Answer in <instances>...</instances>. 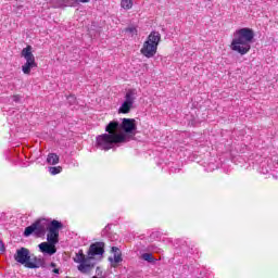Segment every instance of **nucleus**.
<instances>
[{"label": "nucleus", "instance_id": "obj_21", "mask_svg": "<svg viewBox=\"0 0 278 278\" xmlns=\"http://www.w3.org/2000/svg\"><path fill=\"white\" fill-rule=\"evenodd\" d=\"M52 273H54L55 275H60V269L54 268V269H52Z\"/></svg>", "mask_w": 278, "mask_h": 278}, {"label": "nucleus", "instance_id": "obj_5", "mask_svg": "<svg viewBox=\"0 0 278 278\" xmlns=\"http://www.w3.org/2000/svg\"><path fill=\"white\" fill-rule=\"evenodd\" d=\"M49 229V222L47 219H39L35 222L33 225L28 226L24 230L25 238H29L31 233H35V236H38V238H42L45 233H47Z\"/></svg>", "mask_w": 278, "mask_h": 278}, {"label": "nucleus", "instance_id": "obj_8", "mask_svg": "<svg viewBox=\"0 0 278 278\" xmlns=\"http://www.w3.org/2000/svg\"><path fill=\"white\" fill-rule=\"evenodd\" d=\"M74 262L79 264V273H90L92 268H94V265L90 264V256L86 257V255H84V251L81 250L76 254Z\"/></svg>", "mask_w": 278, "mask_h": 278}, {"label": "nucleus", "instance_id": "obj_17", "mask_svg": "<svg viewBox=\"0 0 278 278\" xmlns=\"http://www.w3.org/2000/svg\"><path fill=\"white\" fill-rule=\"evenodd\" d=\"M141 258L144 260V262H149V264L155 263V258L153 257V254H151V253H143L141 255Z\"/></svg>", "mask_w": 278, "mask_h": 278}, {"label": "nucleus", "instance_id": "obj_23", "mask_svg": "<svg viewBox=\"0 0 278 278\" xmlns=\"http://www.w3.org/2000/svg\"><path fill=\"white\" fill-rule=\"evenodd\" d=\"M14 101H18V97L17 96L14 97Z\"/></svg>", "mask_w": 278, "mask_h": 278}, {"label": "nucleus", "instance_id": "obj_6", "mask_svg": "<svg viewBox=\"0 0 278 278\" xmlns=\"http://www.w3.org/2000/svg\"><path fill=\"white\" fill-rule=\"evenodd\" d=\"M22 58L26 60V63L22 66V71L24 75H29L31 73V68H36L38 64H36V56L31 53V46H27L22 50Z\"/></svg>", "mask_w": 278, "mask_h": 278}, {"label": "nucleus", "instance_id": "obj_13", "mask_svg": "<svg viewBox=\"0 0 278 278\" xmlns=\"http://www.w3.org/2000/svg\"><path fill=\"white\" fill-rule=\"evenodd\" d=\"M63 225L61 222L53 219L48 224V233L60 236V229H62Z\"/></svg>", "mask_w": 278, "mask_h": 278}, {"label": "nucleus", "instance_id": "obj_7", "mask_svg": "<svg viewBox=\"0 0 278 278\" xmlns=\"http://www.w3.org/2000/svg\"><path fill=\"white\" fill-rule=\"evenodd\" d=\"M138 97V90L129 89L125 94V101L118 109V114H129L131 109L134 108V103H136V99Z\"/></svg>", "mask_w": 278, "mask_h": 278}, {"label": "nucleus", "instance_id": "obj_27", "mask_svg": "<svg viewBox=\"0 0 278 278\" xmlns=\"http://www.w3.org/2000/svg\"><path fill=\"white\" fill-rule=\"evenodd\" d=\"M207 1H212V0H207Z\"/></svg>", "mask_w": 278, "mask_h": 278}, {"label": "nucleus", "instance_id": "obj_2", "mask_svg": "<svg viewBox=\"0 0 278 278\" xmlns=\"http://www.w3.org/2000/svg\"><path fill=\"white\" fill-rule=\"evenodd\" d=\"M253 38H255V33L249 27L236 30L230 43L231 51L239 53V55H247L251 51Z\"/></svg>", "mask_w": 278, "mask_h": 278}, {"label": "nucleus", "instance_id": "obj_16", "mask_svg": "<svg viewBox=\"0 0 278 278\" xmlns=\"http://www.w3.org/2000/svg\"><path fill=\"white\" fill-rule=\"evenodd\" d=\"M121 8H123V10H131V8H134V1L132 0H122Z\"/></svg>", "mask_w": 278, "mask_h": 278}, {"label": "nucleus", "instance_id": "obj_15", "mask_svg": "<svg viewBox=\"0 0 278 278\" xmlns=\"http://www.w3.org/2000/svg\"><path fill=\"white\" fill-rule=\"evenodd\" d=\"M59 238H60V235H53L52 232H48L47 235V241L50 244H58V242H60Z\"/></svg>", "mask_w": 278, "mask_h": 278}, {"label": "nucleus", "instance_id": "obj_9", "mask_svg": "<svg viewBox=\"0 0 278 278\" xmlns=\"http://www.w3.org/2000/svg\"><path fill=\"white\" fill-rule=\"evenodd\" d=\"M118 134H123L122 129L125 134H129L132 136H136V129H138V126H136V119L134 118H123L122 123H118Z\"/></svg>", "mask_w": 278, "mask_h": 278}, {"label": "nucleus", "instance_id": "obj_20", "mask_svg": "<svg viewBox=\"0 0 278 278\" xmlns=\"http://www.w3.org/2000/svg\"><path fill=\"white\" fill-rule=\"evenodd\" d=\"M0 219L5 220V213H0Z\"/></svg>", "mask_w": 278, "mask_h": 278}, {"label": "nucleus", "instance_id": "obj_18", "mask_svg": "<svg viewBox=\"0 0 278 278\" xmlns=\"http://www.w3.org/2000/svg\"><path fill=\"white\" fill-rule=\"evenodd\" d=\"M50 175H60L62 173V167H49Z\"/></svg>", "mask_w": 278, "mask_h": 278}, {"label": "nucleus", "instance_id": "obj_24", "mask_svg": "<svg viewBox=\"0 0 278 278\" xmlns=\"http://www.w3.org/2000/svg\"><path fill=\"white\" fill-rule=\"evenodd\" d=\"M268 173V169H266L265 172L263 170V174L266 175Z\"/></svg>", "mask_w": 278, "mask_h": 278}, {"label": "nucleus", "instance_id": "obj_10", "mask_svg": "<svg viewBox=\"0 0 278 278\" xmlns=\"http://www.w3.org/2000/svg\"><path fill=\"white\" fill-rule=\"evenodd\" d=\"M103 253H105V243H103V242H96V243H92L89 247L88 257L90 260H92V257H94L97 255H103Z\"/></svg>", "mask_w": 278, "mask_h": 278}, {"label": "nucleus", "instance_id": "obj_11", "mask_svg": "<svg viewBox=\"0 0 278 278\" xmlns=\"http://www.w3.org/2000/svg\"><path fill=\"white\" fill-rule=\"evenodd\" d=\"M113 257H109V262L113 268H116L121 262H123V253H121V249L113 247L112 248Z\"/></svg>", "mask_w": 278, "mask_h": 278}, {"label": "nucleus", "instance_id": "obj_26", "mask_svg": "<svg viewBox=\"0 0 278 278\" xmlns=\"http://www.w3.org/2000/svg\"><path fill=\"white\" fill-rule=\"evenodd\" d=\"M1 251H5V248H2V250Z\"/></svg>", "mask_w": 278, "mask_h": 278}, {"label": "nucleus", "instance_id": "obj_25", "mask_svg": "<svg viewBox=\"0 0 278 278\" xmlns=\"http://www.w3.org/2000/svg\"><path fill=\"white\" fill-rule=\"evenodd\" d=\"M134 29H136V28H130V31H134Z\"/></svg>", "mask_w": 278, "mask_h": 278}, {"label": "nucleus", "instance_id": "obj_19", "mask_svg": "<svg viewBox=\"0 0 278 278\" xmlns=\"http://www.w3.org/2000/svg\"><path fill=\"white\" fill-rule=\"evenodd\" d=\"M76 3H90V0H75Z\"/></svg>", "mask_w": 278, "mask_h": 278}, {"label": "nucleus", "instance_id": "obj_1", "mask_svg": "<svg viewBox=\"0 0 278 278\" xmlns=\"http://www.w3.org/2000/svg\"><path fill=\"white\" fill-rule=\"evenodd\" d=\"M119 126L117 121H112L105 126V134L96 137V147L101 151H110L115 144L127 142V135L118 132Z\"/></svg>", "mask_w": 278, "mask_h": 278}, {"label": "nucleus", "instance_id": "obj_4", "mask_svg": "<svg viewBox=\"0 0 278 278\" xmlns=\"http://www.w3.org/2000/svg\"><path fill=\"white\" fill-rule=\"evenodd\" d=\"M160 40H162V35L159 31H151L148 39L143 42L141 54L144 58H153L157 53Z\"/></svg>", "mask_w": 278, "mask_h": 278}, {"label": "nucleus", "instance_id": "obj_12", "mask_svg": "<svg viewBox=\"0 0 278 278\" xmlns=\"http://www.w3.org/2000/svg\"><path fill=\"white\" fill-rule=\"evenodd\" d=\"M39 249L41 253H47L48 255H55L58 249H55V244L49 242H42L39 244Z\"/></svg>", "mask_w": 278, "mask_h": 278}, {"label": "nucleus", "instance_id": "obj_22", "mask_svg": "<svg viewBox=\"0 0 278 278\" xmlns=\"http://www.w3.org/2000/svg\"><path fill=\"white\" fill-rule=\"evenodd\" d=\"M55 266H56L55 263L50 264V268H55Z\"/></svg>", "mask_w": 278, "mask_h": 278}, {"label": "nucleus", "instance_id": "obj_14", "mask_svg": "<svg viewBox=\"0 0 278 278\" xmlns=\"http://www.w3.org/2000/svg\"><path fill=\"white\" fill-rule=\"evenodd\" d=\"M47 162L52 166H55V164L60 163V156H58L55 153H50L48 154Z\"/></svg>", "mask_w": 278, "mask_h": 278}, {"label": "nucleus", "instance_id": "obj_3", "mask_svg": "<svg viewBox=\"0 0 278 278\" xmlns=\"http://www.w3.org/2000/svg\"><path fill=\"white\" fill-rule=\"evenodd\" d=\"M14 260L18 264H24L26 268H45V260L35 257L34 262L30 261L31 256L29 255V250H27V248L16 250Z\"/></svg>", "mask_w": 278, "mask_h": 278}]
</instances>
